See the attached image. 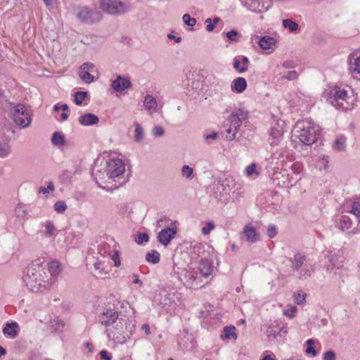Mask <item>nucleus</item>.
<instances>
[{
  "label": "nucleus",
  "instance_id": "obj_1",
  "mask_svg": "<svg viewBox=\"0 0 360 360\" xmlns=\"http://www.w3.org/2000/svg\"><path fill=\"white\" fill-rule=\"evenodd\" d=\"M98 320L105 328V333L110 340L117 344L125 343L129 335L125 334L123 319L119 318L117 310L111 307L103 309Z\"/></svg>",
  "mask_w": 360,
  "mask_h": 360
},
{
  "label": "nucleus",
  "instance_id": "obj_2",
  "mask_svg": "<svg viewBox=\"0 0 360 360\" xmlns=\"http://www.w3.org/2000/svg\"><path fill=\"white\" fill-rule=\"evenodd\" d=\"M28 290L33 292L42 291L49 284V276L41 259L33 261L27 267V273L22 277Z\"/></svg>",
  "mask_w": 360,
  "mask_h": 360
},
{
  "label": "nucleus",
  "instance_id": "obj_3",
  "mask_svg": "<svg viewBox=\"0 0 360 360\" xmlns=\"http://www.w3.org/2000/svg\"><path fill=\"white\" fill-rule=\"evenodd\" d=\"M248 111L243 108L234 109L224 123L226 139L233 141L238 131L242 122L248 117Z\"/></svg>",
  "mask_w": 360,
  "mask_h": 360
},
{
  "label": "nucleus",
  "instance_id": "obj_4",
  "mask_svg": "<svg viewBox=\"0 0 360 360\" xmlns=\"http://www.w3.org/2000/svg\"><path fill=\"white\" fill-rule=\"evenodd\" d=\"M296 136L301 143L311 146L317 139L319 127L310 120L298 121L295 125Z\"/></svg>",
  "mask_w": 360,
  "mask_h": 360
},
{
  "label": "nucleus",
  "instance_id": "obj_5",
  "mask_svg": "<svg viewBox=\"0 0 360 360\" xmlns=\"http://www.w3.org/2000/svg\"><path fill=\"white\" fill-rule=\"evenodd\" d=\"M105 172L108 180L115 182L110 188H117L122 185L123 181L120 182V180L125 172V165L121 159H110L106 163Z\"/></svg>",
  "mask_w": 360,
  "mask_h": 360
},
{
  "label": "nucleus",
  "instance_id": "obj_6",
  "mask_svg": "<svg viewBox=\"0 0 360 360\" xmlns=\"http://www.w3.org/2000/svg\"><path fill=\"white\" fill-rule=\"evenodd\" d=\"M327 101L335 108L341 110H347L351 108L352 98L345 87L335 86L330 91V96Z\"/></svg>",
  "mask_w": 360,
  "mask_h": 360
},
{
  "label": "nucleus",
  "instance_id": "obj_7",
  "mask_svg": "<svg viewBox=\"0 0 360 360\" xmlns=\"http://www.w3.org/2000/svg\"><path fill=\"white\" fill-rule=\"evenodd\" d=\"M290 266L293 271L298 272L300 279L309 278L312 272L311 267L307 264L306 257L302 253H296L289 258Z\"/></svg>",
  "mask_w": 360,
  "mask_h": 360
},
{
  "label": "nucleus",
  "instance_id": "obj_8",
  "mask_svg": "<svg viewBox=\"0 0 360 360\" xmlns=\"http://www.w3.org/2000/svg\"><path fill=\"white\" fill-rule=\"evenodd\" d=\"M100 8L108 14L122 15L129 11L130 6L122 0H101Z\"/></svg>",
  "mask_w": 360,
  "mask_h": 360
},
{
  "label": "nucleus",
  "instance_id": "obj_9",
  "mask_svg": "<svg viewBox=\"0 0 360 360\" xmlns=\"http://www.w3.org/2000/svg\"><path fill=\"white\" fill-rule=\"evenodd\" d=\"M285 125V123L283 120L276 119L275 117L272 119L268 139L271 146H278L283 140Z\"/></svg>",
  "mask_w": 360,
  "mask_h": 360
},
{
  "label": "nucleus",
  "instance_id": "obj_10",
  "mask_svg": "<svg viewBox=\"0 0 360 360\" xmlns=\"http://www.w3.org/2000/svg\"><path fill=\"white\" fill-rule=\"evenodd\" d=\"M74 13L77 18L85 23H94L98 22L102 18V15L97 10H91L86 6H76Z\"/></svg>",
  "mask_w": 360,
  "mask_h": 360
},
{
  "label": "nucleus",
  "instance_id": "obj_11",
  "mask_svg": "<svg viewBox=\"0 0 360 360\" xmlns=\"http://www.w3.org/2000/svg\"><path fill=\"white\" fill-rule=\"evenodd\" d=\"M15 123L21 128L27 127L32 120L31 114L23 104H17L11 110Z\"/></svg>",
  "mask_w": 360,
  "mask_h": 360
},
{
  "label": "nucleus",
  "instance_id": "obj_12",
  "mask_svg": "<svg viewBox=\"0 0 360 360\" xmlns=\"http://www.w3.org/2000/svg\"><path fill=\"white\" fill-rule=\"evenodd\" d=\"M179 279L188 288L198 289L202 286L198 272L193 269H184L179 276Z\"/></svg>",
  "mask_w": 360,
  "mask_h": 360
},
{
  "label": "nucleus",
  "instance_id": "obj_13",
  "mask_svg": "<svg viewBox=\"0 0 360 360\" xmlns=\"http://www.w3.org/2000/svg\"><path fill=\"white\" fill-rule=\"evenodd\" d=\"M178 232L177 221L170 222L168 227L162 229L158 235V241L165 246L168 245Z\"/></svg>",
  "mask_w": 360,
  "mask_h": 360
},
{
  "label": "nucleus",
  "instance_id": "obj_14",
  "mask_svg": "<svg viewBox=\"0 0 360 360\" xmlns=\"http://www.w3.org/2000/svg\"><path fill=\"white\" fill-rule=\"evenodd\" d=\"M349 70L354 77H360V51H355L348 56Z\"/></svg>",
  "mask_w": 360,
  "mask_h": 360
},
{
  "label": "nucleus",
  "instance_id": "obj_15",
  "mask_svg": "<svg viewBox=\"0 0 360 360\" xmlns=\"http://www.w3.org/2000/svg\"><path fill=\"white\" fill-rule=\"evenodd\" d=\"M95 65L90 62L84 63L78 70V75L80 79L86 83H91L94 80V77L90 73L94 70Z\"/></svg>",
  "mask_w": 360,
  "mask_h": 360
},
{
  "label": "nucleus",
  "instance_id": "obj_16",
  "mask_svg": "<svg viewBox=\"0 0 360 360\" xmlns=\"http://www.w3.org/2000/svg\"><path fill=\"white\" fill-rule=\"evenodd\" d=\"M241 5L245 8L248 11L261 13L267 11V8H264V6L261 4L260 0H239Z\"/></svg>",
  "mask_w": 360,
  "mask_h": 360
},
{
  "label": "nucleus",
  "instance_id": "obj_17",
  "mask_svg": "<svg viewBox=\"0 0 360 360\" xmlns=\"http://www.w3.org/2000/svg\"><path fill=\"white\" fill-rule=\"evenodd\" d=\"M143 103L144 109L148 112L149 115H153L154 113L158 112V101L151 94L146 95Z\"/></svg>",
  "mask_w": 360,
  "mask_h": 360
},
{
  "label": "nucleus",
  "instance_id": "obj_18",
  "mask_svg": "<svg viewBox=\"0 0 360 360\" xmlns=\"http://www.w3.org/2000/svg\"><path fill=\"white\" fill-rule=\"evenodd\" d=\"M112 88L117 92H122L131 86V81L125 77L118 75L117 78L112 81Z\"/></svg>",
  "mask_w": 360,
  "mask_h": 360
},
{
  "label": "nucleus",
  "instance_id": "obj_19",
  "mask_svg": "<svg viewBox=\"0 0 360 360\" xmlns=\"http://www.w3.org/2000/svg\"><path fill=\"white\" fill-rule=\"evenodd\" d=\"M249 62L248 57L244 56H238L233 58V67L238 73L241 74L248 70Z\"/></svg>",
  "mask_w": 360,
  "mask_h": 360
},
{
  "label": "nucleus",
  "instance_id": "obj_20",
  "mask_svg": "<svg viewBox=\"0 0 360 360\" xmlns=\"http://www.w3.org/2000/svg\"><path fill=\"white\" fill-rule=\"evenodd\" d=\"M2 331L4 335L11 339H14L18 335L20 326L17 322L6 323L4 325Z\"/></svg>",
  "mask_w": 360,
  "mask_h": 360
},
{
  "label": "nucleus",
  "instance_id": "obj_21",
  "mask_svg": "<svg viewBox=\"0 0 360 360\" xmlns=\"http://www.w3.org/2000/svg\"><path fill=\"white\" fill-rule=\"evenodd\" d=\"M198 269L200 274L205 278L209 277L213 272L214 266L212 262L207 259H201L199 262Z\"/></svg>",
  "mask_w": 360,
  "mask_h": 360
},
{
  "label": "nucleus",
  "instance_id": "obj_22",
  "mask_svg": "<svg viewBox=\"0 0 360 360\" xmlns=\"http://www.w3.org/2000/svg\"><path fill=\"white\" fill-rule=\"evenodd\" d=\"M41 224L45 228L44 234L46 238H51L57 236L58 231L53 221L46 220Z\"/></svg>",
  "mask_w": 360,
  "mask_h": 360
},
{
  "label": "nucleus",
  "instance_id": "obj_23",
  "mask_svg": "<svg viewBox=\"0 0 360 360\" xmlns=\"http://www.w3.org/2000/svg\"><path fill=\"white\" fill-rule=\"evenodd\" d=\"M247 88V82L243 77H237L231 83V89L238 94L243 92Z\"/></svg>",
  "mask_w": 360,
  "mask_h": 360
},
{
  "label": "nucleus",
  "instance_id": "obj_24",
  "mask_svg": "<svg viewBox=\"0 0 360 360\" xmlns=\"http://www.w3.org/2000/svg\"><path fill=\"white\" fill-rule=\"evenodd\" d=\"M94 176V179L98 187L105 189V186H103V184H105L106 185L112 184L111 180H108V177L106 176V172L97 171L96 173H93Z\"/></svg>",
  "mask_w": 360,
  "mask_h": 360
},
{
  "label": "nucleus",
  "instance_id": "obj_25",
  "mask_svg": "<svg viewBox=\"0 0 360 360\" xmlns=\"http://www.w3.org/2000/svg\"><path fill=\"white\" fill-rule=\"evenodd\" d=\"M99 118L92 113H87L79 117V123L84 126L94 125L97 124Z\"/></svg>",
  "mask_w": 360,
  "mask_h": 360
},
{
  "label": "nucleus",
  "instance_id": "obj_26",
  "mask_svg": "<svg viewBox=\"0 0 360 360\" xmlns=\"http://www.w3.org/2000/svg\"><path fill=\"white\" fill-rule=\"evenodd\" d=\"M244 234L246 240L250 243H255L259 240V234L252 226H246L244 229Z\"/></svg>",
  "mask_w": 360,
  "mask_h": 360
},
{
  "label": "nucleus",
  "instance_id": "obj_27",
  "mask_svg": "<svg viewBox=\"0 0 360 360\" xmlns=\"http://www.w3.org/2000/svg\"><path fill=\"white\" fill-rule=\"evenodd\" d=\"M43 266H46V273H49L51 277H55L58 276L61 271L60 265L59 262L57 261H53L50 262L48 265L43 264Z\"/></svg>",
  "mask_w": 360,
  "mask_h": 360
},
{
  "label": "nucleus",
  "instance_id": "obj_28",
  "mask_svg": "<svg viewBox=\"0 0 360 360\" xmlns=\"http://www.w3.org/2000/svg\"><path fill=\"white\" fill-rule=\"evenodd\" d=\"M274 44V38L268 36L262 37L259 41V45L263 50H269Z\"/></svg>",
  "mask_w": 360,
  "mask_h": 360
},
{
  "label": "nucleus",
  "instance_id": "obj_29",
  "mask_svg": "<svg viewBox=\"0 0 360 360\" xmlns=\"http://www.w3.org/2000/svg\"><path fill=\"white\" fill-rule=\"evenodd\" d=\"M51 143L53 146H63L65 144V136L60 132H54L52 135Z\"/></svg>",
  "mask_w": 360,
  "mask_h": 360
},
{
  "label": "nucleus",
  "instance_id": "obj_30",
  "mask_svg": "<svg viewBox=\"0 0 360 360\" xmlns=\"http://www.w3.org/2000/svg\"><path fill=\"white\" fill-rule=\"evenodd\" d=\"M345 148L346 138L343 136H338L333 144V149L335 151H343Z\"/></svg>",
  "mask_w": 360,
  "mask_h": 360
},
{
  "label": "nucleus",
  "instance_id": "obj_31",
  "mask_svg": "<svg viewBox=\"0 0 360 360\" xmlns=\"http://www.w3.org/2000/svg\"><path fill=\"white\" fill-rule=\"evenodd\" d=\"M146 260L151 264H158L160 260V255L157 250H152L146 253Z\"/></svg>",
  "mask_w": 360,
  "mask_h": 360
},
{
  "label": "nucleus",
  "instance_id": "obj_32",
  "mask_svg": "<svg viewBox=\"0 0 360 360\" xmlns=\"http://www.w3.org/2000/svg\"><path fill=\"white\" fill-rule=\"evenodd\" d=\"M245 174L246 176L251 178L252 179H255L259 175V172L257 169V165L255 163H252L248 165L245 169Z\"/></svg>",
  "mask_w": 360,
  "mask_h": 360
},
{
  "label": "nucleus",
  "instance_id": "obj_33",
  "mask_svg": "<svg viewBox=\"0 0 360 360\" xmlns=\"http://www.w3.org/2000/svg\"><path fill=\"white\" fill-rule=\"evenodd\" d=\"M235 330L236 328L234 326H226L224 328V333L221 335V338L223 340L231 338L236 340L237 335L236 334Z\"/></svg>",
  "mask_w": 360,
  "mask_h": 360
},
{
  "label": "nucleus",
  "instance_id": "obj_34",
  "mask_svg": "<svg viewBox=\"0 0 360 360\" xmlns=\"http://www.w3.org/2000/svg\"><path fill=\"white\" fill-rule=\"evenodd\" d=\"M282 25L290 32H293L298 30L299 25L291 19H284L282 21Z\"/></svg>",
  "mask_w": 360,
  "mask_h": 360
},
{
  "label": "nucleus",
  "instance_id": "obj_35",
  "mask_svg": "<svg viewBox=\"0 0 360 360\" xmlns=\"http://www.w3.org/2000/svg\"><path fill=\"white\" fill-rule=\"evenodd\" d=\"M11 153V146L8 142L0 141V158H4Z\"/></svg>",
  "mask_w": 360,
  "mask_h": 360
},
{
  "label": "nucleus",
  "instance_id": "obj_36",
  "mask_svg": "<svg viewBox=\"0 0 360 360\" xmlns=\"http://www.w3.org/2000/svg\"><path fill=\"white\" fill-rule=\"evenodd\" d=\"M182 20L186 25L189 26L191 28L189 30L193 31V27L195 25L197 20L195 18L191 17L189 14H184L182 16Z\"/></svg>",
  "mask_w": 360,
  "mask_h": 360
},
{
  "label": "nucleus",
  "instance_id": "obj_37",
  "mask_svg": "<svg viewBox=\"0 0 360 360\" xmlns=\"http://www.w3.org/2000/svg\"><path fill=\"white\" fill-rule=\"evenodd\" d=\"M352 220L351 219L347 216L343 215L340 217V227L342 230H347L352 226Z\"/></svg>",
  "mask_w": 360,
  "mask_h": 360
},
{
  "label": "nucleus",
  "instance_id": "obj_38",
  "mask_svg": "<svg viewBox=\"0 0 360 360\" xmlns=\"http://www.w3.org/2000/svg\"><path fill=\"white\" fill-rule=\"evenodd\" d=\"M278 330L273 327H269L266 331L267 338L269 341L276 340L280 339V335L278 334Z\"/></svg>",
  "mask_w": 360,
  "mask_h": 360
},
{
  "label": "nucleus",
  "instance_id": "obj_39",
  "mask_svg": "<svg viewBox=\"0 0 360 360\" xmlns=\"http://www.w3.org/2000/svg\"><path fill=\"white\" fill-rule=\"evenodd\" d=\"M143 129L141 126L135 123V130H134V140L136 142H140L143 139Z\"/></svg>",
  "mask_w": 360,
  "mask_h": 360
},
{
  "label": "nucleus",
  "instance_id": "obj_40",
  "mask_svg": "<svg viewBox=\"0 0 360 360\" xmlns=\"http://www.w3.org/2000/svg\"><path fill=\"white\" fill-rule=\"evenodd\" d=\"M67 208V204L63 200L56 201L53 205L54 210L58 214H63Z\"/></svg>",
  "mask_w": 360,
  "mask_h": 360
},
{
  "label": "nucleus",
  "instance_id": "obj_41",
  "mask_svg": "<svg viewBox=\"0 0 360 360\" xmlns=\"http://www.w3.org/2000/svg\"><path fill=\"white\" fill-rule=\"evenodd\" d=\"M15 214L18 218L25 219L27 217V212L24 205H18L15 208Z\"/></svg>",
  "mask_w": 360,
  "mask_h": 360
},
{
  "label": "nucleus",
  "instance_id": "obj_42",
  "mask_svg": "<svg viewBox=\"0 0 360 360\" xmlns=\"http://www.w3.org/2000/svg\"><path fill=\"white\" fill-rule=\"evenodd\" d=\"M86 96V91H77L74 96L75 103L77 105H81Z\"/></svg>",
  "mask_w": 360,
  "mask_h": 360
},
{
  "label": "nucleus",
  "instance_id": "obj_43",
  "mask_svg": "<svg viewBox=\"0 0 360 360\" xmlns=\"http://www.w3.org/2000/svg\"><path fill=\"white\" fill-rule=\"evenodd\" d=\"M288 333V327L287 324H283L279 329L278 334L280 335V339L278 340V342L284 343L285 341V336Z\"/></svg>",
  "mask_w": 360,
  "mask_h": 360
},
{
  "label": "nucleus",
  "instance_id": "obj_44",
  "mask_svg": "<svg viewBox=\"0 0 360 360\" xmlns=\"http://www.w3.org/2000/svg\"><path fill=\"white\" fill-rule=\"evenodd\" d=\"M51 326L56 331H60L64 328L65 323L60 319L56 317L51 321Z\"/></svg>",
  "mask_w": 360,
  "mask_h": 360
},
{
  "label": "nucleus",
  "instance_id": "obj_45",
  "mask_svg": "<svg viewBox=\"0 0 360 360\" xmlns=\"http://www.w3.org/2000/svg\"><path fill=\"white\" fill-rule=\"evenodd\" d=\"M181 174L188 179H192L194 177L193 168L186 165L181 168Z\"/></svg>",
  "mask_w": 360,
  "mask_h": 360
},
{
  "label": "nucleus",
  "instance_id": "obj_46",
  "mask_svg": "<svg viewBox=\"0 0 360 360\" xmlns=\"http://www.w3.org/2000/svg\"><path fill=\"white\" fill-rule=\"evenodd\" d=\"M307 348L305 350V352L308 354H311L312 356H316L317 355V352L313 347L314 344V340L312 339H309L307 340Z\"/></svg>",
  "mask_w": 360,
  "mask_h": 360
},
{
  "label": "nucleus",
  "instance_id": "obj_47",
  "mask_svg": "<svg viewBox=\"0 0 360 360\" xmlns=\"http://www.w3.org/2000/svg\"><path fill=\"white\" fill-rule=\"evenodd\" d=\"M349 212L353 214L356 217H360V202H353L351 205V210Z\"/></svg>",
  "mask_w": 360,
  "mask_h": 360
},
{
  "label": "nucleus",
  "instance_id": "obj_48",
  "mask_svg": "<svg viewBox=\"0 0 360 360\" xmlns=\"http://www.w3.org/2000/svg\"><path fill=\"white\" fill-rule=\"evenodd\" d=\"M94 266L95 270L98 271V275L102 276L103 274H107V272L105 271L104 262L101 261H97L94 263Z\"/></svg>",
  "mask_w": 360,
  "mask_h": 360
},
{
  "label": "nucleus",
  "instance_id": "obj_49",
  "mask_svg": "<svg viewBox=\"0 0 360 360\" xmlns=\"http://www.w3.org/2000/svg\"><path fill=\"white\" fill-rule=\"evenodd\" d=\"M172 221L169 218L165 216L162 217L160 219H158L156 222V226L161 228L163 226L168 227L170 225V222Z\"/></svg>",
  "mask_w": 360,
  "mask_h": 360
},
{
  "label": "nucleus",
  "instance_id": "obj_50",
  "mask_svg": "<svg viewBox=\"0 0 360 360\" xmlns=\"http://www.w3.org/2000/svg\"><path fill=\"white\" fill-rule=\"evenodd\" d=\"M214 228L215 225L212 221H207L205 226L202 228V233L205 236L209 235Z\"/></svg>",
  "mask_w": 360,
  "mask_h": 360
},
{
  "label": "nucleus",
  "instance_id": "obj_51",
  "mask_svg": "<svg viewBox=\"0 0 360 360\" xmlns=\"http://www.w3.org/2000/svg\"><path fill=\"white\" fill-rule=\"evenodd\" d=\"M226 36L231 41L233 42H237L239 40L238 32L235 30H232L226 32Z\"/></svg>",
  "mask_w": 360,
  "mask_h": 360
},
{
  "label": "nucleus",
  "instance_id": "obj_52",
  "mask_svg": "<svg viewBox=\"0 0 360 360\" xmlns=\"http://www.w3.org/2000/svg\"><path fill=\"white\" fill-rule=\"evenodd\" d=\"M54 190V186L52 182H49L47 187L41 186L39 188V193H43L44 195H48L51 191Z\"/></svg>",
  "mask_w": 360,
  "mask_h": 360
},
{
  "label": "nucleus",
  "instance_id": "obj_53",
  "mask_svg": "<svg viewBox=\"0 0 360 360\" xmlns=\"http://www.w3.org/2000/svg\"><path fill=\"white\" fill-rule=\"evenodd\" d=\"M295 300L297 304H302L305 302L306 299V294L298 291L295 295H294Z\"/></svg>",
  "mask_w": 360,
  "mask_h": 360
},
{
  "label": "nucleus",
  "instance_id": "obj_54",
  "mask_svg": "<svg viewBox=\"0 0 360 360\" xmlns=\"http://www.w3.org/2000/svg\"><path fill=\"white\" fill-rule=\"evenodd\" d=\"M297 77L298 73L295 70L288 71L283 75V77L288 80H295Z\"/></svg>",
  "mask_w": 360,
  "mask_h": 360
},
{
  "label": "nucleus",
  "instance_id": "obj_55",
  "mask_svg": "<svg viewBox=\"0 0 360 360\" xmlns=\"http://www.w3.org/2000/svg\"><path fill=\"white\" fill-rule=\"evenodd\" d=\"M296 311L297 307L295 306H290L288 309L283 311V314L290 319H292L295 316Z\"/></svg>",
  "mask_w": 360,
  "mask_h": 360
},
{
  "label": "nucleus",
  "instance_id": "obj_56",
  "mask_svg": "<svg viewBox=\"0 0 360 360\" xmlns=\"http://www.w3.org/2000/svg\"><path fill=\"white\" fill-rule=\"evenodd\" d=\"M164 133V129L160 126H155L152 129V134L154 136H162Z\"/></svg>",
  "mask_w": 360,
  "mask_h": 360
},
{
  "label": "nucleus",
  "instance_id": "obj_57",
  "mask_svg": "<svg viewBox=\"0 0 360 360\" xmlns=\"http://www.w3.org/2000/svg\"><path fill=\"white\" fill-rule=\"evenodd\" d=\"M336 355L335 353L333 350H328L323 353V360H335Z\"/></svg>",
  "mask_w": 360,
  "mask_h": 360
},
{
  "label": "nucleus",
  "instance_id": "obj_58",
  "mask_svg": "<svg viewBox=\"0 0 360 360\" xmlns=\"http://www.w3.org/2000/svg\"><path fill=\"white\" fill-rule=\"evenodd\" d=\"M205 140L208 143H211L210 141H216L219 138V134L216 131H213L210 134L205 135Z\"/></svg>",
  "mask_w": 360,
  "mask_h": 360
},
{
  "label": "nucleus",
  "instance_id": "obj_59",
  "mask_svg": "<svg viewBox=\"0 0 360 360\" xmlns=\"http://www.w3.org/2000/svg\"><path fill=\"white\" fill-rule=\"evenodd\" d=\"M267 233L269 238H273L277 234V229L275 225H269L267 229Z\"/></svg>",
  "mask_w": 360,
  "mask_h": 360
},
{
  "label": "nucleus",
  "instance_id": "obj_60",
  "mask_svg": "<svg viewBox=\"0 0 360 360\" xmlns=\"http://www.w3.org/2000/svg\"><path fill=\"white\" fill-rule=\"evenodd\" d=\"M148 238H149L148 236V234L146 233H141L136 238V242L138 244H141L144 241H146V242L148 241Z\"/></svg>",
  "mask_w": 360,
  "mask_h": 360
},
{
  "label": "nucleus",
  "instance_id": "obj_61",
  "mask_svg": "<svg viewBox=\"0 0 360 360\" xmlns=\"http://www.w3.org/2000/svg\"><path fill=\"white\" fill-rule=\"evenodd\" d=\"M205 23H207L206 30L207 32H212L216 25L212 22V19L211 18L206 19Z\"/></svg>",
  "mask_w": 360,
  "mask_h": 360
},
{
  "label": "nucleus",
  "instance_id": "obj_62",
  "mask_svg": "<svg viewBox=\"0 0 360 360\" xmlns=\"http://www.w3.org/2000/svg\"><path fill=\"white\" fill-rule=\"evenodd\" d=\"M101 358L105 360H111L112 356L107 350H101L100 352Z\"/></svg>",
  "mask_w": 360,
  "mask_h": 360
},
{
  "label": "nucleus",
  "instance_id": "obj_63",
  "mask_svg": "<svg viewBox=\"0 0 360 360\" xmlns=\"http://www.w3.org/2000/svg\"><path fill=\"white\" fill-rule=\"evenodd\" d=\"M290 169L294 173L296 174H299L301 171L300 165L297 162L292 164Z\"/></svg>",
  "mask_w": 360,
  "mask_h": 360
},
{
  "label": "nucleus",
  "instance_id": "obj_64",
  "mask_svg": "<svg viewBox=\"0 0 360 360\" xmlns=\"http://www.w3.org/2000/svg\"><path fill=\"white\" fill-rule=\"evenodd\" d=\"M112 259L114 262V265L115 266H120V259H119V255H118V252H115L112 256Z\"/></svg>",
  "mask_w": 360,
  "mask_h": 360
}]
</instances>
